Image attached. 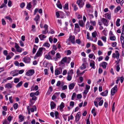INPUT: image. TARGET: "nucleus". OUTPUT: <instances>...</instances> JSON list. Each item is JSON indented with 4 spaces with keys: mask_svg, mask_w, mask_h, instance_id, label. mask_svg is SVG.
Wrapping results in <instances>:
<instances>
[{
    "mask_svg": "<svg viewBox=\"0 0 124 124\" xmlns=\"http://www.w3.org/2000/svg\"><path fill=\"white\" fill-rule=\"evenodd\" d=\"M64 104L63 102H62L60 106V109L61 112H62L63 111V108L64 107Z\"/></svg>",
    "mask_w": 124,
    "mask_h": 124,
    "instance_id": "18",
    "label": "nucleus"
},
{
    "mask_svg": "<svg viewBox=\"0 0 124 124\" xmlns=\"http://www.w3.org/2000/svg\"><path fill=\"white\" fill-rule=\"evenodd\" d=\"M18 70H16L11 71L10 73V74H12L13 77L17 76L18 75Z\"/></svg>",
    "mask_w": 124,
    "mask_h": 124,
    "instance_id": "11",
    "label": "nucleus"
},
{
    "mask_svg": "<svg viewBox=\"0 0 124 124\" xmlns=\"http://www.w3.org/2000/svg\"><path fill=\"white\" fill-rule=\"evenodd\" d=\"M87 39H90V40L91 39H90V33L89 32L87 31Z\"/></svg>",
    "mask_w": 124,
    "mask_h": 124,
    "instance_id": "61",
    "label": "nucleus"
},
{
    "mask_svg": "<svg viewBox=\"0 0 124 124\" xmlns=\"http://www.w3.org/2000/svg\"><path fill=\"white\" fill-rule=\"evenodd\" d=\"M102 99V97H97L96 98L95 100L96 101L98 102L100 101Z\"/></svg>",
    "mask_w": 124,
    "mask_h": 124,
    "instance_id": "58",
    "label": "nucleus"
},
{
    "mask_svg": "<svg viewBox=\"0 0 124 124\" xmlns=\"http://www.w3.org/2000/svg\"><path fill=\"white\" fill-rule=\"evenodd\" d=\"M92 35L93 38H94V39H91L92 41H93L94 42H96L97 40V38L96 37L97 35V33L96 31H95L92 33Z\"/></svg>",
    "mask_w": 124,
    "mask_h": 124,
    "instance_id": "6",
    "label": "nucleus"
},
{
    "mask_svg": "<svg viewBox=\"0 0 124 124\" xmlns=\"http://www.w3.org/2000/svg\"><path fill=\"white\" fill-rule=\"evenodd\" d=\"M37 0H33L32 2L33 3V4L34 6H35L36 5L37 3Z\"/></svg>",
    "mask_w": 124,
    "mask_h": 124,
    "instance_id": "59",
    "label": "nucleus"
},
{
    "mask_svg": "<svg viewBox=\"0 0 124 124\" xmlns=\"http://www.w3.org/2000/svg\"><path fill=\"white\" fill-rule=\"evenodd\" d=\"M101 21L104 26H108L109 21H108L107 19L103 18L102 19Z\"/></svg>",
    "mask_w": 124,
    "mask_h": 124,
    "instance_id": "13",
    "label": "nucleus"
},
{
    "mask_svg": "<svg viewBox=\"0 0 124 124\" xmlns=\"http://www.w3.org/2000/svg\"><path fill=\"white\" fill-rule=\"evenodd\" d=\"M55 117L56 119L58 118L59 117V114L57 111H55Z\"/></svg>",
    "mask_w": 124,
    "mask_h": 124,
    "instance_id": "42",
    "label": "nucleus"
},
{
    "mask_svg": "<svg viewBox=\"0 0 124 124\" xmlns=\"http://www.w3.org/2000/svg\"><path fill=\"white\" fill-rule=\"evenodd\" d=\"M25 3L23 2L21 3L20 4V7L21 8H23L25 6Z\"/></svg>",
    "mask_w": 124,
    "mask_h": 124,
    "instance_id": "63",
    "label": "nucleus"
},
{
    "mask_svg": "<svg viewBox=\"0 0 124 124\" xmlns=\"http://www.w3.org/2000/svg\"><path fill=\"white\" fill-rule=\"evenodd\" d=\"M13 118V117L10 116H9L7 118L8 120L9 121V123L11 121L12 119Z\"/></svg>",
    "mask_w": 124,
    "mask_h": 124,
    "instance_id": "56",
    "label": "nucleus"
},
{
    "mask_svg": "<svg viewBox=\"0 0 124 124\" xmlns=\"http://www.w3.org/2000/svg\"><path fill=\"white\" fill-rule=\"evenodd\" d=\"M43 46L47 47H49L50 46V45L48 43L46 42L43 44Z\"/></svg>",
    "mask_w": 124,
    "mask_h": 124,
    "instance_id": "54",
    "label": "nucleus"
},
{
    "mask_svg": "<svg viewBox=\"0 0 124 124\" xmlns=\"http://www.w3.org/2000/svg\"><path fill=\"white\" fill-rule=\"evenodd\" d=\"M90 25V23L89 21H87L85 25L86 28V29H88Z\"/></svg>",
    "mask_w": 124,
    "mask_h": 124,
    "instance_id": "51",
    "label": "nucleus"
},
{
    "mask_svg": "<svg viewBox=\"0 0 124 124\" xmlns=\"http://www.w3.org/2000/svg\"><path fill=\"white\" fill-rule=\"evenodd\" d=\"M37 46L34 45V47L33 49L32 50V53L33 54H34L36 52V49L35 48V47L36 48L37 47Z\"/></svg>",
    "mask_w": 124,
    "mask_h": 124,
    "instance_id": "43",
    "label": "nucleus"
},
{
    "mask_svg": "<svg viewBox=\"0 0 124 124\" xmlns=\"http://www.w3.org/2000/svg\"><path fill=\"white\" fill-rule=\"evenodd\" d=\"M13 106L15 109H16L18 107V105L17 103H16L14 104Z\"/></svg>",
    "mask_w": 124,
    "mask_h": 124,
    "instance_id": "52",
    "label": "nucleus"
},
{
    "mask_svg": "<svg viewBox=\"0 0 124 124\" xmlns=\"http://www.w3.org/2000/svg\"><path fill=\"white\" fill-rule=\"evenodd\" d=\"M31 107V104L29 105V106H28L27 107V109L28 111V114L29 115H30L31 114L30 112V107Z\"/></svg>",
    "mask_w": 124,
    "mask_h": 124,
    "instance_id": "39",
    "label": "nucleus"
},
{
    "mask_svg": "<svg viewBox=\"0 0 124 124\" xmlns=\"http://www.w3.org/2000/svg\"><path fill=\"white\" fill-rule=\"evenodd\" d=\"M61 57V56L60 53H57L56 54V56L55 58H54L55 61H56L58 59H60Z\"/></svg>",
    "mask_w": 124,
    "mask_h": 124,
    "instance_id": "23",
    "label": "nucleus"
},
{
    "mask_svg": "<svg viewBox=\"0 0 124 124\" xmlns=\"http://www.w3.org/2000/svg\"><path fill=\"white\" fill-rule=\"evenodd\" d=\"M98 45L100 46H102L103 44L102 42L100 40H99L98 41Z\"/></svg>",
    "mask_w": 124,
    "mask_h": 124,
    "instance_id": "32",
    "label": "nucleus"
},
{
    "mask_svg": "<svg viewBox=\"0 0 124 124\" xmlns=\"http://www.w3.org/2000/svg\"><path fill=\"white\" fill-rule=\"evenodd\" d=\"M90 23L92 25L94 26H95L96 24V22L95 21H93L90 20Z\"/></svg>",
    "mask_w": 124,
    "mask_h": 124,
    "instance_id": "38",
    "label": "nucleus"
},
{
    "mask_svg": "<svg viewBox=\"0 0 124 124\" xmlns=\"http://www.w3.org/2000/svg\"><path fill=\"white\" fill-rule=\"evenodd\" d=\"M39 37L40 38L41 40H43V39L45 38L46 37L44 35L41 34L39 36Z\"/></svg>",
    "mask_w": 124,
    "mask_h": 124,
    "instance_id": "27",
    "label": "nucleus"
},
{
    "mask_svg": "<svg viewBox=\"0 0 124 124\" xmlns=\"http://www.w3.org/2000/svg\"><path fill=\"white\" fill-rule=\"evenodd\" d=\"M107 65L108 63L107 62H103L100 64V66H102L103 69H105L106 68Z\"/></svg>",
    "mask_w": 124,
    "mask_h": 124,
    "instance_id": "14",
    "label": "nucleus"
},
{
    "mask_svg": "<svg viewBox=\"0 0 124 124\" xmlns=\"http://www.w3.org/2000/svg\"><path fill=\"white\" fill-rule=\"evenodd\" d=\"M95 62L93 60H91L90 63V66L93 69H95Z\"/></svg>",
    "mask_w": 124,
    "mask_h": 124,
    "instance_id": "19",
    "label": "nucleus"
},
{
    "mask_svg": "<svg viewBox=\"0 0 124 124\" xmlns=\"http://www.w3.org/2000/svg\"><path fill=\"white\" fill-rule=\"evenodd\" d=\"M5 18L8 20L11 23L12 22V19L8 16H7L5 17Z\"/></svg>",
    "mask_w": 124,
    "mask_h": 124,
    "instance_id": "48",
    "label": "nucleus"
},
{
    "mask_svg": "<svg viewBox=\"0 0 124 124\" xmlns=\"http://www.w3.org/2000/svg\"><path fill=\"white\" fill-rule=\"evenodd\" d=\"M76 3L79 6L80 8H82L85 4V3L83 0H78Z\"/></svg>",
    "mask_w": 124,
    "mask_h": 124,
    "instance_id": "4",
    "label": "nucleus"
},
{
    "mask_svg": "<svg viewBox=\"0 0 124 124\" xmlns=\"http://www.w3.org/2000/svg\"><path fill=\"white\" fill-rule=\"evenodd\" d=\"M9 123L6 120H4L3 121V124H9Z\"/></svg>",
    "mask_w": 124,
    "mask_h": 124,
    "instance_id": "57",
    "label": "nucleus"
},
{
    "mask_svg": "<svg viewBox=\"0 0 124 124\" xmlns=\"http://www.w3.org/2000/svg\"><path fill=\"white\" fill-rule=\"evenodd\" d=\"M62 69L61 68H59L56 69L55 70V75H58L62 73Z\"/></svg>",
    "mask_w": 124,
    "mask_h": 124,
    "instance_id": "8",
    "label": "nucleus"
},
{
    "mask_svg": "<svg viewBox=\"0 0 124 124\" xmlns=\"http://www.w3.org/2000/svg\"><path fill=\"white\" fill-rule=\"evenodd\" d=\"M117 66L116 67V70L117 72H119L120 69V68L119 67V65L118 63L117 64Z\"/></svg>",
    "mask_w": 124,
    "mask_h": 124,
    "instance_id": "46",
    "label": "nucleus"
},
{
    "mask_svg": "<svg viewBox=\"0 0 124 124\" xmlns=\"http://www.w3.org/2000/svg\"><path fill=\"white\" fill-rule=\"evenodd\" d=\"M120 19H117L116 22V26H119L120 25V24L119 23L120 22Z\"/></svg>",
    "mask_w": 124,
    "mask_h": 124,
    "instance_id": "31",
    "label": "nucleus"
},
{
    "mask_svg": "<svg viewBox=\"0 0 124 124\" xmlns=\"http://www.w3.org/2000/svg\"><path fill=\"white\" fill-rule=\"evenodd\" d=\"M12 87V84L10 83H7L6 84L5 87L8 89H10Z\"/></svg>",
    "mask_w": 124,
    "mask_h": 124,
    "instance_id": "22",
    "label": "nucleus"
},
{
    "mask_svg": "<svg viewBox=\"0 0 124 124\" xmlns=\"http://www.w3.org/2000/svg\"><path fill=\"white\" fill-rule=\"evenodd\" d=\"M19 118L20 119L21 121H22L24 120V117L23 116L21 115H19Z\"/></svg>",
    "mask_w": 124,
    "mask_h": 124,
    "instance_id": "33",
    "label": "nucleus"
},
{
    "mask_svg": "<svg viewBox=\"0 0 124 124\" xmlns=\"http://www.w3.org/2000/svg\"><path fill=\"white\" fill-rule=\"evenodd\" d=\"M75 85L73 83L70 84L69 86V89L70 90L72 89L73 88Z\"/></svg>",
    "mask_w": 124,
    "mask_h": 124,
    "instance_id": "25",
    "label": "nucleus"
},
{
    "mask_svg": "<svg viewBox=\"0 0 124 124\" xmlns=\"http://www.w3.org/2000/svg\"><path fill=\"white\" fill-rule=\"evenodd\" d=\"M105 16H106L107 18L109 20L111 19V16L110 14H109L108 13L105 14Z\"/></svg>",
    "mask_w": 124,
    "mask_h": 124,
    "instance_id": "34",
    "label": "nucleus"
},
{
    "mask_svg": "<svg viewBox=\"0 0 124 124\" xmlns=\"http://www.w3.org/2000/svg\"><path fill=\"white\" fill-rule=\"evenodd\" d=\"M120 40L121 43H124V33H123L121 34V36L120 37Z\"/></svg>",
    "mask_w": 124,
    "mask_h": 124,
    "instance_id": "26",
    "label": "nucleus"
},
{
    "mask_svg": "<svg viewBox=\"0 0 124 124\" xmlns=\"http://www.w3.org/2000/svg\"><path fill=\"white\" fill-rule=\"evenodd\" d=\"M19 81V79L18 78H15L14 79V82L15 83H17Z\"/></svg>",
    "mask_w": 124,
    "mask_h": 124,
    "instance_id": "50",
    "label": "nucleus"
},
{
    "mask_svg": "<svg viewBox=\"0 0 124 124\" xmlns=\"http://www.w3.org/2000/svg\"><path fill=\"white\" fill-rule=\"evenodd\" d=\"M103 100H101L98 103V104L99 106H101L103 103Z\"/></svg>",
    "mask_w": 124,
    "mask_h": 124,
    "instance_id": "64",
    "label": "nucleus"
},
{
    "mask_svg": "<svg viewBox=\"0 0 124 124\" xmlns=\"http://www.w3.org/2000/svg\"><path fill=\"white\" fill-rule=\"evenodd\" d=\"M101 39L105 42H106V37L104 36H102Z\"/></svg>",
    "mask_w": 124,
    "mask_h": 124,
    "instance_id": "55",
    "label": "nucleus"
},
{
    "mask_svg": "<svg viewBox=\"0 0 124 124\" xmlns=\"http://www.w3.org/2000/svg\"><path fill=\"white\" fill-rule=\"evenodd\" d=\"M85 23L82 20H79L78 21V24L76 23L75 25V30L77 32H79L80 31V27L79 25L81 27L83 28L85 26Z\"/></svg>",
    "mask_w": 124,
    "mask_h": 124,
    "instance_id": "1",
    "label": "nucleus"
},
{
    "mask_svg": "<svg viewBox=\"0 0 124 124\" xmlns=\"http://www.w3.org/2000/svg\"><path fill=\"white\" fill-rule=\"evenodd\" d=\"M76 42L77 44L80 45L81 43V41L80 39H78L76 40Z\"/></svg>",
    "mask_w": 124,
    "mask_h": 124,
    "instance_id": "47",
    "label": "nucleus"
},
{
    "mask_svg": "<svg viewBox=\"0 0 124 124\" xmlns=\"http://www.w3.org/2000/svg\"><path fill=\"white\" fill-rule=\"evenodd\" d=\"M34 20L36 21V24H38L40 20L39 16L37 15L34 18Z\"/></svg>",
    "mask_w": 124,
    "mask_h": 124,
    "instance_id": "16",
    "label": "nucleus"
},
{
    "mask_svg": "<svg viewBox=\"0 0 124 124\" xmlns=\"http://www.w3.org/2000/svg\"><path fill=\"white\" fill-rule=\"evenodd\" d=\"M118 78H119V79H120V80L121 82V83H122L124 79L123 77L122 76L121 77H119Z\"/></svg>",
    "mask_w": 124,
    "mask_h": 124,
    "instance_id": "60",
    "label": "nucleus"
},
{
    "mask_svg": "<svg viewBox=\"0 0 124 124\" xmlns=\"http://www.w3.org/2000/svg\"><path fill=\"white\" fill-rule=\"evenodd\" d=\"M74 105V102L73 101H71L70 102V106L71 108L73 107Z\"/></svg>",
    "mask_w": 124,
    "mask_h": 124,
    "instance_id": "36",
    "label": "nucleus"
},
{
    "mask_svg": "<svg viewBox=\"0 0 124 124\" xmlns=\"http://www.w3.org/2000/svg\"><path fill=\"white\" fill-rule=\"evenodd\" d=\"M56 5L57 7L60 9H62V6L61 4L60 1L59 0H58L57 3L56 4Z\"/></svg>",
    "mask_w": 124,
    "mask_h": 124,
    "instance_id": "20",
    "label": "nucleus"
},
{
    "mask_svg": "<svg viewBox=\"0 0 124 124\" xmlns=\"http://www.w3.org/2000/svg\"><path fill=\"white\" fill-rule=\"evenodd\" d=\"M23 84V82L21 81L19 82L16 86L17 87H19L20 86H21Z\"/></svg>",
    "mask_w": 124,
    "mask_h": 124,
    "instance_id": "41",
    "label": "nucleus"
},
{
    "mask_svg": "<svg viewBox=\"0 0 124 124\" xmlns=\"http://www.w3.org/2000/svg\"><path fill=\"white\" fill-rule=\"evenodd\" d=\"M43 48L40 47L39 48V50L35 54V56L36 57L41 56L43 53Z\"/></svg>",
    "mask_w": 124,
    "mask_h": 124,
    "instance_id": "5",
    "label": "nucleus"
},
{
    "mask_svg": "<svg viewBox=\"0 0 124 124\" xmlns=\"http://www.w3.org/2000/svg\"><path fill=\"white\" fill-rule=\"evenodd\" d=\"M115 52L116 54L115 53H113L112 55V57L114 58H116L117 59H118L119 58L120 56L118 51L117 50H116Z\"/></svg>",
    "mask_w": 124,
    "mask_h": 124,
    "instance_id": "7",
    "label": "nucleus"
},
{
    "mask_svg": "<svg viewBox=\"0 0 124 124\" xmlns=\"http://www.w3.org/2000/svg\"><path fill=\"white\" fill-rule=\"evenodd\" d=\"M86 68V65L85 63H83L81 66L80 68L81 70H84Z\"/></svg>",
    "mask_w": 124,
    "mask_h": 124,
    "instance_id": "37",
    "label": "nucleus"
},
{
    "mask_svg": "<svg viewBox=\"0 0 124 124\" xmlns=\"http://www.w3.org/2000/svg\"><path fill=\"white\" fill-rule=\"evenodd\" d=\"M50 106L51 109H53L56 108V105L53 101H51L50 102Z\"/></svg>",
    "mask_w": 124,
    "mask_h": 124,
    "instance_id": "17",
    "label": "nucleus"
},
{
    "mask_svg": "<svg viewBox=\"0 0 124 124\" xmlns=\"http://www.w3.org/2000/svg\"><path fill=\"white\" fill-rule=\"evenodd\" d=\"M117 85H115L114 87L112 88L111 90V94L112 95H114L116 92L117 90Z\"/></svg>",
    "mask_w": 124,
    "mask_h": 124,
    "instance_id": "9",
    "label": "nucleus"
},
{
    "mask_svg": "<svg viewBox=\"0 0 124 124\" xmlns=\"http://www.w3.org/2000/svg\"><path fill=\"white\" fill-rule=\"evenodd\" d=\"M45 57L47 59H52V57L48 54H46L45 56Z\"/></svg>",
    "mask_w": 124,
    "mask_h": 124,
    "instance_id": "29",
    "label": "nucleus"
},
{
    "mask_svg": "<svg viewBox=\"0 0 124 124\" xmlns=\"http://www.w3.org/2000/svg\"><path fill=\"white\" fill-rule=\"evenodd\" d=\"M34 71L33 70H31L28 71L26 73V75L29 76H32L34 73Z\"/></svg>",
    "mask_w": 124,
    "mask_h": 124,
    "instance_id": "10",
    "label": "nucleus"
},
{
    "mask_svg": "<svg viewBox=\"0 0 124 124\" xmlns=\"http://www.w3.org/2000/svg\"><path fill=\"white\" fill-rule=\"evenodd\" d=\"M75 36L74 35L72 36L70 35L68 39L67 40L66 42L67 43L68 41H70L73 44H75Z\"/></svg>",
    "mask_w": 124,
    "mask_h": 124,
    "instance_id": "3",
    "label": "nucleus"
},
{
    "mask_svg": "<svg viewBox=\"0 0 124 124\" xmlns=\"http://www.w3.org/2000/svg\"><path fill=\"white\" fill-rule=\"evenodd\" d=\"M23 60L24 62L28 63H30L31 59L29 57H26L23 58Z\"/></svg>",
    "mask_w": 124,
    "mask_h": 124,
    "instance_id": "12",
    "label": "nucleus"
},
{
    "mask_svg": "<svg viewBox=\"0 0 124 124\" xmlns=\"http://www.w3.org/2000/svg\"><path fill=\"white\" fill-rule=\"evenodd\" d=\"M31 2H30L27 5L26 8L29 10H30L32 7V6L31 4Z\"/></svg>",
    "mask_w": 124,
    "mask_h": 124,
    "instance_id": "28",
    "label": "nucleus"
},
{
    "mask_svg": "<svg viewBox=\"0 0 124 124\" xmlns=\"http://www.w3.org/2000/svg\"><path fill=\"white\" fill-rule=\"evenodd\" d=\"M60 94V92L56 93H55L52 96V99L53 100H54L56 98L59 96Z\"/></svg>",
    "mask_w": 124,
    "mask_h": 124,
    "instance_id": "15",
    "label": "nucleus"
},
{
    "mask_svg": "<svg viewBox=\"0 0 124 124\" xmlns=\"http://www.w3.org/2000/svg\"><path fill=\"white\" fill-rule=\"evenodd\" d=\"M62 99L66 98V95L63 93H62L60 95Z\"/></svg>",
    "mask_w": 124,
    "mask_h": 124,
    "instance_id": "40",
    "label": "nucleus"
},
{
    "mask_svg": "<svg viewBox=\"0 0 124 124\" xmlns=\"http://www.w3.org/2000/svg\"><path fill=\"white\" fill-rule=\"evenodd\" d=\"M91 112L92 114H93V115L95 116L96 115V111L95 109L94 108L92 110Z\"/></svg>",
    "mask_w": 124,
    "mask_h": 124,
    "instance_id": "30",
    "label": "nucleus"
},
{
    "mask_svg": "<svg viewBox=\"0 0 124 124\" xmlns=\"http://www.w3.org/2000/svg\"><path fill=\"white\" fill-rule=\"evenodd\" d=\"M67 85H64L62 86V90H64L67 89Z\"/></svg>",
    "mask_w": 124,
    "mask_h": 124,
    "instance_id": "62",
    "label": "nucleus"
},
{
    "mask_svg": "<svg viewBox=\"0 0 124 124\" xmlns=\"http://www.w3.org/2000/svg\"><path fill=\"white\" fill-rule=\"evenodd\" d=\"M108 93V91L106 90L104 92L101 93L100 94L103 96H106L107 95Z\"/></svg>",
    "mask_w": 124,
    "mask_h": 124,
    "instance_id": "21",
    "label": "nucleus"
},
{
    "mask_svg": "<svg viewBox=\"0 0 124 124\" xmlns=\"http://www.w3.org/2000/svg\"><path fill=\"white\" fill-rule=\"evenodd\" d=\"M31 107H30V110L31 112H34L35 110V111L37 110V108L36 106H33L32 108H31Z\"/></svg>",
    "mask_w": 124,
    "mask_h": 124,
    "instance_id": "24",
    "label": "nucleus"
},
{
    "mask_svg": "<svg viewBox=\"0 0 124 124\" xmlns=\"http://www.w3.org/2000/svg\"><path fill=\"white\" fill-rule=\"evenodd\" d=\"M63 8L65 9L66 10H68L69 9V8H68V3H66L64 7Z\"/></svg>",
    "mask_w": 124,
    "mask_h": 124,
    "instance_id": "45",
    "label": "nucleus"
},
{
    "mask_svg": "<svg viewBox=\"0 0 124 124\" xmlns=\"http://www.w3.org/2000/svg\"><path fill=\"white\" fill-rule=\"evenodd\" d=\"M116 39V38L115 36H111L110 37V39L111 40L114 41Z\"/></svg>",
    "mask_w": 124,
    "mask_h": 124,
    "instance_id": "53",
    "label": "nucleus"
},
{
    "mask_svg": "<svg viewBox=\"0 0 124 124\" xmlns=\"http://www.w3.org/2000/svg\"><path fill=\"white\" fill-rule=\"evenodd\" d=\"M121 9L120 7L119 6L117 7L115 9L114 11L115 13H117Z\"/></svg>",
    "mask_w": 124,
    "mask_h": 124,
    "instance_id": "35",
    "label": "nucleus"
},
{
    "mask_svg": "<svg viewBox=\"0 0 124 124\" xmlns=\"http://www.w3.org/2000/svg\"><path fill=\"white\" fill-rule=\"evenodd\" d=\"M76 93H73L71 97V100H73L76 97Z\"/></svg>",
    "mask_w": 124,
    "mask_h": 124,
    "instance_id": "44",
    "label": "nucleus"
},
{
    "mask_svg": "<svg viewBox=\"0 0 124 124\" xmlns=\"http://www.w3.org/2000/svg\"><path fill=\"white\" fill-rule=\"evenodd\" d=\"M71 60V59L70 57L67 58L66 57L63 58L61 60L60 64H61L64 65L65 63L67 64L69 63Z\"/></svg>",
    "mask_w": 124,
    "mask_h": 124,
    "instance_id": "2",
    "label": "nucleus"
},
{
    "mask_svg": "<svg viewBox=\"0 0 124 124\" xmlns=\"http://www.w3.org/2000/svg\"><path fill=\"white\" fill-rule=\"evenodd\" d=\"M72 78V76L71 75H68L67 77V79L68 81H70Z\"/></svg>",
    "mask_w": 124,
    "mask_h": 124,
    "instance_id": "49",
    "label": "nucleus"
}]
</instances>
